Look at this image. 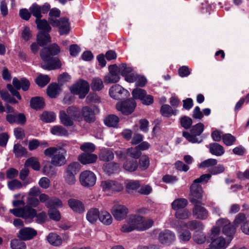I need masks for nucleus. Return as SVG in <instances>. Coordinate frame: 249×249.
I'll return each instance as SVG.
<instances>
[{"label": "nucleus", "mask_w": 249, "mask_h": 249, "mask_svg": "<svg viewBox=\"0 0 249 249\" xmlns=\"http://www.w3.org/2000/svg\"><path fill=\"white\" fill-rule=\"evenodd\" d=\"M31 14L36 18V19H39L41 18V6L35 3L29 8Z\"/></svg>", "instance_id": "obj_46"}, {"label": "nucleus", "mask_w": 249, "mask_h": 249, "mask_svg": "<svg viewBox=\"0 0 249 249\" xmlns=\"http://www.w3.org/2000/svg\"><path fill=\"white\" fill-rule=\"evenodd\" d=\"M47 240L49 243L53 246H60L62 244L61 237L56 233H50L47 236Z\"/></svg>", "instance_id": "obj_31"}, {"label": "nucleus", "mask_w": 249, "mask_h": 249, "mask_svg": "<svg viewBox=\"0 0 249 249\" xmlns=\"http://www.w3.org/2000/svg\"><path fill=\"white\" fill-rule=\"evenodd\" d=\"M28 183L22 184L19 180L17 179H13L8 182V187L11 190H15L19 189L22 187L23 185L26 186Z\"/></svg>", "instance_id": "obj_52"}, {"label": "nucleus", "mask_w": 249, "mask_h": 249, "mask_svg": "<svg viewBox=\"0 0 249 249\" xmlns=\"http://www.w3.org/2000/svg\"><path fill=\"white\" fill-rule=\"evenodd\" d=\"M176 239L175 233L168 230H165L161 231L158 236L159 241L162 244L170 245Z\"/></svg>", "instance_id": "obj_16"}, {"label": "nucleus", "mask_w": 249, "mask_h": 249, "mask_svg": "<svg viewBox=\"0 0 249 249\" xmlns=\"http://www.w3.org/2000/svg\"><path fill=\"white\" fill-rule=\"evenodd\" d=\"M178 237L179 241L181 243L188 242L191 238L192 234L190 231L187 230H178L177 231Z\"/></svg>", "instance_id": "obj_32"}, {"label": "nucleus", "mask_w": 249, "mask_h": 249, "mask_svg": "<svg viewBox=\"0 0 249 249\" xmlns=\"http://www.w3.org/2000/svg\"><path fill=\"white\" fill-rule=\"evenodd\" d=\"M112 180H107L101 181L100 186L105 193L112 192Z\"/></svg>", "instance_id": "obj_62"}, {"label": "nucleus", "mask_w": 249, "mask_h": 249, "mask_svg": "<svg viewBox=\"0 0 249 249\" xmlns=\"http://www.w3.org/2000/svg\"><path fill=\"white\" fill-rule=\"evenodd\" d=\"M188 204L187 200L185 198H177L172 203L171 206L173 210L178 211L179 209L184 208Z\"/></svg>", "instance_id": "obj_35"}, {"label": "nucleus", "mask_w": 249, "mask_h": 249, "mask_svg": "<svg viewBox=\"0 0 249 249\" xmlns=\"http://www.w3.org/2000/svg\"><path fill=\"white\" fill-rule=\"evenodd\" d=\"M192 237L194 241L197 244H204L206 241V235L201 231H196Z\"/></svg>", "instance_id": "obj_34"}, {"label": "nucleus", "mask_w": 249, "mask_h": 249, "mask_svg": "<svg viewBox=\"0 0 249 249\" xmlns=\"http://www.w3.org/2000/svg\"><path fill=\"white\" fill-rule=\"evenodd\" d=\"M37 234V231L31 228H24L19 231L18 237L23 240H29L33 238Z\"/></svg>", "instance_id": "obj_19"}, {"label": "nucleus", "mask_w": 249, "mask_h": 249, "mask_svg": "<svg viewBox=\"0 0 249 249\" xmlns=\"http://www.w3.org/2000/svg\"><path fill=\"white\" fill-rule=\"evenodd\" d=\"M217 160L214 159H209L201 162L198 165L199 168H209L217 164Z\"/></svg>", "instance_id": "obj_61"}, {"label": "nucleus", "mask_w": 249, "mask_h": 249, "mask_svg": "<svg viewBox=\"0 0 249 249\" xmlns=\"http://www.w3.org/2000/svg\"><path fill=\"white\" fill-rule=\"evenodd\" d=\"M50 79L47 75L40 74L36 77V82L38 86L43 87L50 82Z\"/></svg>", "instance_id": "obj_49"}, {"label": "nucleus", "mask_w": 249, "mask_h": 249, "mask_svg": "<svg viewBox=\"0 0 249 249\" xmlns=\"http://www.w3.org/2000/svg\"><path fill=\"white\" fill-rule=\"evenodd\" d=\"M80 166L77 162H72L68 166L64 174L65 181L67 184L73 185L75 183V175L79 171Z\"/></svg>", "instance_id": "obj_9"}, {"label": "nucleus", "mask_w": 249, "mask_h": 249, "mask_svg": "<svg viewBox=\"0 0 249 249\" xmlns=\"http://www.w3.org/2000/svg\"><path fill=\"white\" fill-rule=\"evenodd\" d=\"M201 200L199 202L200 203ZM195 204V206L193 210V215L197 219L204 220L207 218L208 216V212L203 207L199 205V203H193Z\"/></svg>", "instance_id": "obj_18"}, {"label": "nucleus", "mask_w": 249, "mask_h": 249, "mask_svg": "<svg viewBox=\"0 0 249 249\" xmlns=\"http://www.w3.org/2000/svg\"><path fill=\"white\" fill-rule=\"evenodd\" d=\"M210 174H204L196 179L190 187V201L192 203H199L202 199L203 191L200 183H205L210 179Z\"/></svg>", "instance_id": "obj_5"}, {"label": "nucleus", "mask_w": 249, "mask_h": 249, "mask_svg": "<svg viewBox=\"0 0 249 249\" xmlns=\"http://www.w3.org/2000/svg\"><path fill=\"white\" fill-rule=\"evenodd\" d=\"M183 227L187 228L190 230L196 231H202L204 228V226L201 222L195 220L185 222L184 225H183Z\"/></svg>", "instance_id": "obj_24"}, {"label": "nucleus", "mask_w": 249, "mask_h": 249, "mask_svg": "<svg viewBox=\"0 0 249 249\" xmlns=\"http://www.w3.org/2000/svg\"><path fill=\"white\" fill-rule=\"evenodd\" d=\"M25 166H30L35 170H39L40 169V163L37 159L35 157L28 159L25 162Z\"/></svg>", "instance_id": "obj_48"}, {"label": "nucleus", "mask_w": 249, "mask_h": 249, "mask_svg": "<svg viewBox=\"0 0 249 249\" xmlns=\"http://www.w3.org/2000/svg\"><path fill=\"white\" fill-rule=\"evenodd\" d=\"M21 38L25 41H29L33 37V34L30 28L28 26H24L21 31Z\"/></svg>", "instance_id": "obj_54"}, {"label": "nucleus", "mask_w": 249, "mask_h": 249, "mask_svg": "<svg viewBox=\"0 0 249 249\" xmlns=\"http://www.w3.org/2000/svg\"><path fill=\"white\" fill-rule=\"evenodd\" d=\"M123 167L126 171L133 172L138 167L137 161L135 160H126L124 163Z\"/></svg>", "instance_id": "obj_41"}, {"label": "nucleus", "mask_w": 249, "mask_h": 249, "mask_svg": "<svg viewBox=\"0 0 249 249\" xmlns=\"http://www.w3.org/2000/svg\"><path fill=\"white\" fill-rule=\"evenodd\" d=\"M80 148L84 152H90L91 153L94 151L95 149V146L93 143L87 142L82 144Z\"/></svg>", "instance_id": "obj_58"}, {"label": "nucleus", "mask_w": 249, "mask_h": 249, "mask_svg": "<svg viewBox=\"0 0 249 249\" xmlns=\"http://www.w3.org/2000/svg\"><path fill=\"white\" fill-rule=\"evenodd\" d=\"M204 125L202 123H198L194 125L191 129V134L188 132H183V137L189 142L195 143H200L202 141V139L197 136H199L203 131Z\"/></svg>", "instance_id": "obj_7"}, {"label": "nucleus", "mask_w": 249, "mask_h": 249, "mask_svg": "<svg viewBox=\"0 0 249 249\" xmlns=\"http://www.w3.org/2000/svg\"><path fill=\"white\" fill-rule=\"evenodd\" d=\"M52 25L58 27L60 35L67 34L70 30V23L67 18H61L59 20H52Z\"/></svg>", "instance_id": "obj_14"}, {"label": "nucleus", "mask_w": 249, "mask_h": 249, "mask_svg": "<svg viewBox=\"0 0 249 249\" xmlns=\"http://www.w3.org/2000/svg\"><path fill=\"white\" fill-rule=\"evenodd\" d=\"M246 219V215L242 213H239L238 214L233 222V225H232L231 223V226L232 227L235 228V231H236V228L237 227H238L240 224H242L244 222V221Z\"/></svg>", "instance_id": "obj_56"}, {"label": "nucleus", "mask_w": 249, "mask_h": 249, "mask_svg": "<svg viewBox=\"0 0 249 249\" xmlns=\"http://www.w3.org/2000/svg\"><path fill=\"white\" fill-rule=\"evenodd\" d=\"M140 186V183L138 180H128L125 182L126 191L128 193L137 189Z\"/></svg>", "instance_id": "obj_47"}, {"label": "nucleus", "mask_w": 249, "mask_h": 249, "mask_svg": "<svg viewBox=\"0 0 249 249\" xmlns=\"http://www.w3.org/2000/svg\"><path fill=\"white\" fill-rule=\"evenodd\" d=\"M46 206L48 208H52L53 207L61 208L63 206V203L59 198L53 197L49 200L46 204Z\"/></svg>", "instance_id": "obj_51"}, {"label": "nucleus", "mask_w": 249, "mask_h": 249, "mask_svg": "<svg viewBox=\"0 0 249 249\" xmlns=\"http://www.w3.org/2000/svg\"><path fill=\"white\" fill-rule=\"evenodd\" d=\"M51 133L54 135L66 136L68 135L67 130L61 125H55L51 129Z\"/></svg>", "instance_id": "obj_38"}, {"label": "nucleus", "mask_w": 249, "mask_h": 249, "mask_svg": "<svg viewBox=\"0 0 249 249\" xmlns=\"http://www.w3.org/2000/svg\"><path fill=\"white\" fill-rule=\"evenodd\" d=\"M56 117L53 112L44 111L40 115V119L45 123H51L56 119Z\"/></svg>", "instance_id": "obj_40"}, {"label": "nucleus", "mask_w": 249, "mask_h": 249, "mask_svg": "<svg viewBox=\"0 0 249 249\" xmlns=\"http://www.w3.org/2000/svg\"><path fill=\"white\" fill-rule=\"evenodd\" d=\"M14 152L17 157H21L25 155L27 151L21 145L16 144L14 146Z\"/></svg>", "instance_id": "obj_60"}, {"label": "nucleus", "mask_w": 249, "mask_h": 249, "mask_svg": "<svg viewBox=\"0 0 249 249\" xmlns=\"http://www.w3.org/2000/svg\"><path fill=\"white\" fill-rule=\"evenodd\" d=\"M109 94L110 96L114 99H119L121 97L129 95V91L118 84L114 85L109 89Z\"/></svg>", "instance_id": "obj_13"}, {"label": "nucleus", "mask_w": 249, "mask_h": 249, "mask_svg": "<svg viewBox=\"0 0 249 249\" xmlns=\"http://www.w3.org/2000/svg\"><path fill=\"white\" fill-rule=\"evenodd\" d=\"M59 118L62 124L66 126H71L73 124V119L64 110H60Z\"/></svg>", "instance_id": "obj_23"}, {"label": "nucleus", "mask_w": 249, "mask_h": 249, "mask_svg": "<svg viewBox=\"0 0 249 249\" xmlns=\"http://www.w3.org/2000/svg\"><path fill=\"white\" fill-rule=\"evenodd\" d=\"M117 71V65H110L108 67V73L104 78V82L106 84L115 83L119 81L120 78Z\"/></svg>", "instance_id": "obj_12"}, {"label": "nucleus", "mask_w": 249, "mask_h": 249, "mask_svg": "<svg viewBox=\"0 0 249 249\" xmlns=\"http://www.w3.org/2000/svg\"><path fill=\"white\" fill-rule=\"evenodd\" d=\"M70 89L72 94L78 95L79 98L83 99L89 92V85L87 81L79 79L70 87Z\"/></svg>", "instance_id": "obj_8"}, {"label": "nucleus", "mask_w": 249, "mask_h": 249, "mask_svg": "<svg viewBox=\"0 0 249 249\" xmlns=\"http://www.w3.org/2000/svg\"><path fill=\"white\" fill-rule=\"evenodd\" d=\"M100 212L97 208H91L87 213L86 219L90 223L93 224L99 219Z\"/></svg>", "instance_id": "obj_28"}, {"label": "nucleus", "mask_w": 249, "mask_h": 249, "mask_svg": "<svg viewBox=\"0 0 249 249\" xmlns=\"http://www.w3.org/2000/svg\"><path fill=\"white\" fill-rule=\"evenodd\" d=\"M133 82H135V85L137 87H143L147 83V79L143 76L133 74Z\"/></svg>", "instance_id": "obj_53"}, {"label": "nucleus", "mask_w": 249, "mask_h": 249, "mask_svg": "<svg viewBox=\"0 0 249 249\" xmlns=\"http://www.w3.org/2000/svg\"><path fill=\"white\" fill-rule=\"evenodd\" d=\"M36 23L37 25V29L41 30L40 31L49 33L51 30V27L49 23L45 19H40V18L36 19Z\"/></svg>", "instance_id": "obj_37"}, {"label": "nucleus", "mask_w": 249, "mask_h": 249, "mask_svg": "<svg viewBox=\"0 0 249 249\" xmlns=\"http://www.w3.org/2000/svg\"><path fill=\"white\" fill-rule=\"evenodd\" d=\"M104 171L108 174H111L116 172L119 168V165L118 163L111 162L104 165Z\"/></svg>", "instance_id": "obj_50"}, {"label": "nucleus", "mask_w": 249, "mask_h": 249, "mask_svg": "<svg viewBox=\"0 0 249 249\" xmlns=\"http://www.w3.org/2000/svg\"><path fill=\"white\" fill-rule=\"evenodd\" d=\"M235 233V228L231 226L230 221L226 218L217 220L208 234L211 240V248L226 249L232 240Z\"/></svg>", "instance_id": "obj_1"}, {"label": "nucleus", "mask_w": 249, "mask_h": 249, "mask_svg": "<svg viewBox=\"0 0 249 249\" xmlns=\"http://www.w3.org/2000/svg\"><path fill=\"white\" fill-rule=\"evenodd\" d=\"M13 84L17 89L21 88L23 91H27L30 86L29 81L24 78H21L20 80H18L17 78H13Z\"/></svg>", "instance_id": "obj_21"}, {"label": "nucleus", "mask_w": 249, "mask_h": 249, "mask_svg": "<svg viewBox=\"0 0 249 249\" xmlns=\"http://www.w3.org/2000/svg\"><path fill=\"white\" fill-rule=\"evenodd\" d=\"M10 246L12 249H25L26 248L25 244L17 239L11 240Z\"/></svg>", "instance_id": "obj_59"}, {"label": "nucleus", "mask_w": 249, "mask_h": 249, "mask_svg": "<svg viewBox=\"0 0 249 249\" xmlns=\"http://www.w3.org/2000/svg\"><path fill=\"white\" fill-rule=\"evenodd\" d=\"M119 122V118L114 115H110L104 120L105 124L109 127H116Z\"/></svg>", "instance_id": "obj_42"}, {"label": "nucleus", "mask_w": 249, "mask_h": 249, "mask_svg": "<svg viewBox=\"0 0 249 249\" xmlns=\"http://www.w3.org/2000/svg\"><path fill=\"white\" fill-rule=\"evenodd\" d=\"M111 212L116 220H122L125 217L128 213V210L124 205H115L111 208Z\"/></svg>", "instance_id": "obj_15"}, {"label": "nucleus", "mask_w": 249, "mask_h": 249, "mask_svg": "<svg viewBox=\"0 0 249 249\" xmlns=\"http://www.w3.org/2000/svg\"><path fill=\"white\" fill-rule=\"evenodd\" d=\"M191 213L187 210L178 211L175 213L177 219L181 220L188 219L191 216Z\"/></svg>", "instance_id": "obj_55"}, {"label": "nucleus", "mask_w": 249, "mask_h": 249, "mask_svg": "<svg viewBox=\"0 0 249 249\" xmlns=\"http://www.w3.org/2000/svg\"><path fill=\"white\" fill-rule=\"evenodd\" d=\"M66 113L73 120L79 118L80 116L79 108L75 106H71L67 108Z\"/></svg>", "instance_id": "obj_45"}, {"label": "nucleus", "mask_w": 249, "mask_h": 249, "mask_svg": "<svg viewBox=\"0 0 249 249\" xmlns=\"http://www.w3.org/2000/svg\"><path fill=\"white\" fill-rule=\"evenodd\" d=\"M113 152L108 148H102L99 154V157L101 160L108 161L114 159Z\"/></svg>", "instance_id": "obj_26"}, {"label": "nucleus", "mask_w": 249, "mask_h": 249, "mask_svg": "<svg viewBox=\"0 0 249 249\" xmlns=\"http://www.w3.org/2000/svg\"><path fill=\"white\" fill-rule=\"evenodd\" d=\"M79 181L83 186L90 187L95 184L96 177L92 171L85 170L81 173L79 176Z\"/></svg>", "instance_id": "obj_10"}, {"label": "nucleus", "mask_w": 249, "mask_h": 249, "mask_svg": "<svg viewBox=\"0 0 249 249\" xmlns=\"http://www.w3.org/2000/svg\"><path fill=\"white\" fill-rule=\"evenodd\" d=\"M10 212L17 217H22L31 222L36 215V210L29 206H24L22 208L10 209Z\"/></svg>", "instance_id": "obj_6"}, {"label": "nucleus", "mask_w": 249, "mask_h": 249, "mask_svg": "<svg viewBox=\"0 0 249 249\" xmlns=\"http://www.w3.org/2000/svg\"><path fill=\"white\" fill-rule=\"evenodd\" d=\"M142 216L136 214H131L128 217L129 222L135 230L139 231L140 222L141 221Z\"/></svg>", "instance_id": "obj_36"}, {"label": "nucleus", "mask_w": 249, "mask_h": 249, "mask_svg": "<svg viewBox=\"0 0 249 249\" xmlns=\"http://www.w3.org/2000/svg\"><path fill=\"white\" fill-rule=\"evenodd\" d=\"M160 113L162 116L169 117L172 115H176L178 113V110L173 109L168 105H163L161 107Z\"/></svg>", "instance_id": "obj_30"}, {"label": "nucleus", "mask_w": 249, "mask_h": 249, "mask_svg": "<svg viewBox=\"0 0 249 249\" xmlns=\"http://www.w3.org/2000/svg\"><path fill=\"white\" fill-rule=\"evenodd\" d=\"M66 145L65 143H62L49 147L44 151V155L51 159V163L54 166H61L66 163L67 150L63 148Z\"/></svg>", "instance_id": "obj_3"}, {"label": "nucleus", "mask_w": 249, "mask_h": 249, "mask_svg": "<svg viewBox=\"0 0 249 249\" xmlns=\"http://www.w3.org/2000/svg\"><path fill=\"white\" fill-rule=\"evenodd\" d=\"M62 90L61 86L57 84H50L47 88V94L51 98H55Z\"/></svg>", "instance_id": "obj_27"}, {"label": "nucleus", "mask_w": 249, "mask_h": 249, "mask_svg": "<svg viewBox=\"0 0 249 249\" xmlns=\"http://www.w3.org/2000/svg\"><path fill=\"white\" fill-rule=\"evenodd\" d=\"M117 71L123 77L126 81L129 83L133 82L134 75L133 73V68L129 65L125 63H122L117 66Z\"/></svg>", "instance_id": "obj_11"}, {"label": "nucleus", "mask_w": 249, "mask_h": 249, "mask_svg": "<svg viewBox=\"0 0 249 249\" xmlns=\"http://www.w3.org/2000/svg\"><path fill=\"white\" fill-rule=\"evenodd\" d=\"M210 153L216 156H221L223 155L225 152L223 147L217 143H213L209 145Z\"/></svg>", "instance_id": "obj_29"}, {"label": "nucleus", "mask_w": 249, "mask_h": 249, "mask_svg": "<svg viewBox=\"0 0 249 249\" xmlns=\"http://www.w3.org/2000/svg\"><path fill=\"white\" fill-rule=\"evenodd\" d=\"M99 109L95 107H84L82 109V113L87 122H91L94 120V116L95 113H98Z\"/></svg>", "instance_id": "obj_17"}, {"label": "nucleus", "mask_w": 249, "mask_h": 249, "mask_svg": "<svg viewBox=\"0 0 249 249\" xmlns=\"http://www.w3.org/2000/svg\"><path fill=\"white\" fill-rule=\"evenodd\" d=\"M69 207L75 212L81 213L84 210V206L83 203L79 200L75 199H70L68 201Z\"/></svg>", "instance_id": "obj_22"}, {"label": "nucleus", "mask_w": 249, "mask_h": 249, "mask_svg": "<svg viewBox=\"0 0 249 249\" xmlns=\"http://www.w3.org/2000/svg\"><path fill=\"white\" fill-rule=\"evenodd\" d=\"M60 52L59 47L56 44H53L48 48H43L40 52V56L43 62L41 67L48 70L59 68L61 64L57 58H53L51 55H57Z\"/></svg>", "instance_id": "obj_2"}, {"label": "nucleus", "mask_w": 249, "mask_h": 249, "mask_svg": "<svg viewBox=\"0 0 249 249\" xmlns=\"http://www.w3.org/2000/svg\"><path fill=\"white\" fill-rule=\"evenodd\" d=\"M99 219L101 222L106 225H109L112 222V218L110 214L105 210L100 212Z\"/></svg>", "instance_id": "obj_33"}, {"label": "nucleus", "mask_w": 249, "mask_h": 249, "mask_svg": "<svg viewBox=\"0 0 249 249\" xmlns=\"http://www.w3.org/2000/svg\"><path fill=\"white\" fill-rule=\"evenodd\" d=\"M140 223L139 231H143L151 228L154 224V221L151 219H144L142 216Z\"/></svg>", "instance_id": "obj_43"}, {"label": "nucleus", "mask_w": 249, "mask_h": 249, "mask_svg": "<svg viewBox=\"0 0 249 249\" xmlns=\"http://www.w3.org/2000/svg\"><path fill=\"white\" fill-rule=\"evenodd\" d=\"M140 169L142 170L146 169L149 165V160L147 156L144 155L141 157L139 161Z\"/></svg>", "instance_id": "obj_63"}, {"label": "nucleus", "mask_w": 249, "mask_h": 249, "mask_svg": "<svg viewBox=\"0 0 249 249\" xmlns=\"http://www.w3.org/2000/svg\"><path fill=\"white\" fill-rule=\"evenodd\" d=\"M222 139L224 143L227 146L232 145L236 141L235 137L230 133L223 135Z\"/></svg>", "instance_id": "obj_57"}, {"label": "nucleus", "mask_w": 249, "mask_h": 249, "mask_svg": "<svg viewBox=\"0 0 249 249\" xmlns=\"http://www.w3.org/2000/svg\"><path fill=\"white\" fill-rule=\"evenodd\" d=\"M36 41L40 46H43L51 42V37L48 33L39 31L36 35Z\"/></svg>", "instance_id": "obj_25"}, {"label": "nucleus", "mask_w": 249, "mask_h": 249, "mask_svg": "<svg viewBox=\"0 0 249 249\" xmlns=\"http://www.w3.org/2000/svg\"><path fill=\"white\" fill-rule=\"evenodd\" d=\"M146 93L145 90L142 89H134L132 91L133 99H129L125 101L118 103L116 105L117 109L125 115L131 114L136 106L134 99H139L142 101Z\"/></svg>", "instance_id": "obj_4"}, {"label": "nucleus", "mask_w": 249, "mask_h": 249, "mask_svg": "<svg viewBox=\"0 0 249 249\" xmlns=\"http://www.w3.org/2000/svg\"><path fill=\"white\" fill-rule=\"evenodd\" d=\"M98 159L96 154L83 153L79 155L78 159L82 164H89L95 163Z\"/></svg>", "instance_id": "obj_20"}, {"label": "nucleus", "mask_w": 249, "mask_h": 249, "mask_svg": "<svg viewBox=\"0 0 249 249\" xmlns=\"http://www.w3.org/2000/svg\"><path fill=\"white\" fill-rule=\"evenodd\" d=\"M104 87L102 80L99 77H94L92 79L91 83V88L94 91H99Z\"/></svg>", "instance_id": "obj_44"}, {"label": "nucleus", "mask_w": 249, "mask_h": 249, "mask_svg": "<svg viewBox=\"0 0 249 249\" xmlns=\"http://www.w3.org/2000/svg\"><path fill=\"white\" fill-rule=\"evenodd\" d=\"M127 153L131 157L137 159L141 155V152L139 150L138 148L136 146L134 148L131 147L127 149Z\"/></svg>", "instance_id": "obj_64"}, {"label": "nucleus", "mask_w": 249, "mask_h": 249, "mask_svg": "<svg viewBox=\"0 0 249 249\" xmlns=\"http://www.w3.org/2000/svg\"><path fill=\"white\" fill-rule=\"evenodd\" d=\"M31 107L34 109H39L44 107V101L42 98L36 97L32 98L30 101Z\"/></svg>", "instance_id": "obj_39"}]
</instances>
